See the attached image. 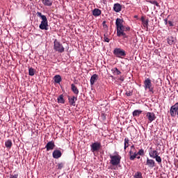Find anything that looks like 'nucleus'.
<instances>
[{"label":"nucleus","mask_w":178,"mask_h":178,"mask_svg":"<svg viewBox=\"0 0 178 178\" xmlns=\"http://www.w3.org/2000/svg\"><path fill=\"white\" fill-rule=\"evenodd\" d=\"M103 1H105V0H103Z\"/></svg>","instance_id":"09e8293b"},{"label":"nucleus","mask_w":178,"mask_h":178,"mask_svg":"<svg viewBox=\"0 0 178 178\" xmlns=\"http://www.w3.org/2000/svg\"><path fill=\"white\" fill-rule=\"evenodd\" d=\"M144 88L145 91H147V90H149L150 92H152V94H154V87H152V82H151L149 78H147L144 81Z\"/></svg>","instance_id":"20e7f679"},{"label":"nucleus","mask_w":178,"mask_h":178,"mask_svg":"<svg viewBox=\"0 0 178 178\" xmlns=\"http://www.w3.org/2000/svg\"><path fill=\"white\" fill-rule=\"evenodd\" d=\"M164 22H165V24H168V19H164Z\"/></svg>","instance_id":"c03bdc74"},{"label":"nucleus","mask_w":178,"mask_h":178,"mask_svg":"<svg viewBox=\"0 0 178 178\" xmlns=\"http://www.w3.org/2000/svg\"><path fill=\"white\" fill-rule=\"evenodd\" d=\"M41 1L44 6H51L54 3L53 0H41Z\"/></svg>","instance_id":"412c9836"},{"label":"nucleus","mask_w":178,"mask_h":178,"mask_svg":"<svg viewBox=\"0 0 178 178\" xmlns=\"http://www.w3.org/2000/svg\"><path fill=\"white\" fill-rule=\"evenodd\" d=\"M102 145H101V143H94L90 145V149L92 152H97L99 149H101Z\"/></svg>","instance_id":"423d86ee"},{"label":"nucleus","mask_w":178,"mask_h":178,"mask_svg":"<svg viewBox=\"0 0 178 178\" xmlns=\"http://www.w3.org/2000/svg\"><path fill=\"white\" fill-rule=\"evenodd\" d=\"M149 3H152V5H156L157 8H161V6H159V3L156 1H149Z\"/></svg>","instance_id":"2f4dec72"},{"label":"nucleus","mask_w":178,"mask_h":178,"mask_svg":"<svg viewBox=\"0 0 178 178\" xmlns=\"http://www.w3.org/2000/svg\"><path fill=\"white\" fill-rule=\"evenodd\" d=\"M168 24L170 27H173V22L172 21H168Z\"/></svg>","instance_id":"a19ab883"},{"label":"nucleus","mask_w":178,"mask_h":178,"mask_svg":"<svg viewBox=\"0 0 178 178\" xmlns=\"http://www.w3.org/2000/svg\"><path fill=\"white\" fill-rule=\"evenodd\" d=\"M1 15H0V20H1Z\"/></svg>","instance_id":"de8ad7c7"},{"label":"nucleus","mask_w":178,"mask_h":178,"mask_svg":"<svg viewBox=\"0 0 178 178\" xmlns=\"http://www.w3.org/2000/svg\"><path fill=\"white\" fill-rule=\"evenodd\" d=\"M150 149H152L149 152V155L150 156V158H154L156 156H158V151L154 149L152 150V148H150Z\"/></svg>","instance_id":"aec40b11"},{"label":"nucleus","mask_w":178,"mask_h":178,"mask_svg":"<svg viewBox=\"0 0 178 178\" xmlns=\"http://www.w3.org/2000/svg\"><path fill=\"white\" fill-rule=\"evenodd\" d=\"M167 42L169 44V45H173L176 44V38H175L173 36H169L167 38Z\"/></svg>","instance_id":"2eb2a0df"},{"label":"nucleus","mask_w":178,"mask_h":178,"mask_svg":"<svg viewBox=\"0 0 178 178\" xmlns=\"http://www.w3.org/2000/svg\"><path fill=\"white\" fill-rule=\"evenodd\" d=\"M45 148H46L47 151H52V149H54V148H55V142H54L52 140L49 141L46 145Z\"/></svg>","instance_id":"9b49d317"},{"label":"nucleus","mask_w":178,"mask_h":178,"mask_svg":"<svg viewBox=\"0 0 178 178\" xmlns=\"http://www.w3.org/2000/svg\"><path fill=\"white\" fill-rule=\"evenodd\" d=\"M138 155H140V156L144 155V150L143 149H140L138 151V152H136V156H138Z\"/></svg>","instance_id":"f704fd0d"},{"label":"nucleus","mask_w":178,"mask_h":178,"mask_svg":"<svg viewBox=\"0 0 178 178\" xmlns=\"http://www.w3.org/2000/svg\"><path fill=\"white\" fill-rule=\"evenodd\" d=\"M146 118L148 120V123H152L155 119H156V115H155V113L147 112L146 113Z\"/></svg>","instance_id":"1a4fd4ad"},{"label":"nucleus","mask_w":178,"mask_h":178,"mask_svg":"<svg viewBox=\"0 0 178 178\" xmlns=\"http://www.w3.org/2000/svg\"><path fill=\"white\" fill-rule=\"evenodd\" d=\"M136 158H137V159H140L141 158V156H136Z\"/></svg>","instance_id":"49530a36"},{"label":"nucleus","mask_w":178,"mask_h":178,"mask_svg":"<svg viewBox=\"0 0 178 178\" xmlns=\"http://www.w3.org/2000/svg\"><path fill=\"white\" fill-rule=\"evenodd\" d=\"M141 20L143 24V27H145V29H148V22H149V20L145 19H144V17H142Z\"/></svg>","instance_id":"393cba45"},{"label":"nucleus","mask_w":178,"mask_h":178,"mask_svg":"<svg viewBox=\"0 0 178 178\" xmlns=\"http://www.w3.org/2000/svg\"><path fill=\"white\" fill-rule=\"evenodd\" d=\"M98 80V74H94L91 77H90V86H94L95 84V82Z\"/></svg>","instance_id":"dca6fc26"},{"label":"nucleus","mask_w":178,"mask_h":178,"mask_svg":"<svg viewBox=\"0 0 178 178\" xmlns=\"http://www.w3.org/2000/svg\"><path fill=\"white\" fill-rule=\"evenodd\" d=\"M17 177H19V174H14L10 176V178H17Z\"/></svg>","instance_id":"58836bf2"},{"label":"nucleus","mask_w":178,"mask_h":178,"mask_svg":"<svg viewBox=\"0 0 178 178\" xmlns=\"http://www.w3.org/2000/svg\"><path fill=\"white\" fill-rule=\"evenodd\" d=\"M54 49L56 52H59L60 54H63L65 52V47L60 42L58 41V40L55 39L54 42Z\"/></svg>","instance_id":"7ed1b4c3"},{"label":"nucleus","mask_w":178,"mask_h":178,"mask_svg":"<svg viewBox=\"0 0 178 178\" xmlns=\"http://www.w3.org/2000/svg\"><path fill=\"white\" fill-rule=\"evenodd\" d=\"M125 95H127V97H131V95H133V92L127 91Z\"/></svg>","instance_id":"e433bc0d"},{"label":"nucleus","mask_w":178,"mask_h":178,"mask_svg":"<svg viewBox=\"0 0 178 178\" xmlns=\"http://www.w3.org/2000/svg\"><path fill=\"white\" fill-rule=\"evenodd\" d=\"M57 101L58 104H65V99L63 95H60V96H58V97L57 98Z\"/></svg>","instance_id":"bb28decb"},{"label":"nucleus","mask_w":178,"mask_h":178,"mask_svg":"<svg viewBox=\"0 0 178 178\" xmlns=\"http://www.w3.org/2000/svg\"><path fill=\"white\" fill-rule=\"evenodd\" d=\"M129 155L130 161H134L137 158V150H130Z\"/></svg>","instance_id":"f8f14e48"},{"label":"nucleus","mask_w":178,"mask_h":178,"mask_svg":"<svg viewBox=\"0 0 178 178\" xmlns=\"http://www.w3.org/2000/svg\"><path fill=\"white\" fill-rule=\"evenodd\" d=\"M123 19H120V18H117L116 21H115V26H116V29L123 26Z\"/></svg>","instance_id":"4be33fe9"},{"label":"nucleus","mask_w":178,"mask_h":178,"mask_svg":"<svg viewBox=\"0 0 178 178\" xmlns=\"http://www.w3.org/2000/svg\"><path fill=\"white\" fill-rule=\"evenodd\" d=\"M5 145L6 148H8V149H10L12 148V145H13V143H12V140H8L5 142Z\"/></svg>","instance_id":"5701e85b"},{"label":"nucleus","mask_w":178,"mask_h":178,"mask_svg":"<svg viewBox=\"0 0 178 178\" xmlns=\"http://www.w3.org/2000/svg\"><path fill=\"white\" fill-rule=\"evenodd\" d=\"M52 156H53V158H54V159H59V158L62 156V152L58 149L54 150L52 153Z\"/></svg>","instance_id":"4468645a"},{"label":"nucleus","mask_w":178,"mask_h":178,"mask_svg":"<svg viewBox=\"0 0 178 178\" xmlns=\"http://www.w3.org/2000/svg\"><path fill=\"white\" fill-rule=\"evenodd\" d=\"M129 139L127 138H124V149H126L127 148H129Z\"/></svg>","instance_id":"c756f323"},{"label":"nucleus","mask_w":178,"mask_h":178,"mask_svg":"<svg viewBox=\"0 0 178 178\" xmlns=\"http://www.w3.org/2000/svg\"><path fill=\"white\" fill-rule=\"evenodd\" d=\"M29 76H34V74H35V71L33 70V67L29 69Z\"/></svg>","instance_id":"7c9ffc66"},{"label":"nucleus","mask_w":178,"mask_h":178,"mask_svg":"<svg viewBox=\"0 0 178 178\" xmlns=\"http://www.w3.org/2000/svg\"><path fill=\"white\" fill-rule=\"evenodd\" d=\"M119 80H120V81H124V77L123 76H120V77L119 78Z\"/></svg>","instance_id":"79ce46f5"},{"label":"nucleus","mask_w":178,"mask_h":178,"mask_svg":"<svg viewBox=\"0 0 178 178\" xmlns=\"http://www.w3.org/2000/svg\"><path fill=\"white\" fill-rule=\"evenodd\" d=\"M153 159H155L159 165H161V163H162V158H161V156H159V155H157Z\"/></svg>","instance_id":"c85d7f7f"},{"label":"nucleus","mask_w":178,"mask_h":178,"mask_svg":"<svg viewBox=\"0 0 178 178\" xmlns=\"http://www.w3.org/2000/svg\"><path fill=\"white\" fill-rule=\"evenodd\" d=\"M134 178H143V172H141L140 171H137L134 175Z\"/></svg>","instance_id":"cd10ccee"},{"label":"nucleus","mask_w":178,"mask_h":178,"mask_svg":"<svg viewBox=\"0 0 178 178\" xmlns=\"http://www.w3.org/2000/svg\"><path fill=\"white\" fill-rule=\"evenodd\" d=\"M102 118H103L104 120L106 119V117L105 116L104 114H102Z\"/></svg>","instance_id":"a18cd8bd"},{"label":"nucleus","mask_w":178,"mask_h":178,"mask_svg":"<svg viewBox=\"0 0 178 178\" xmlns=\"http://www.w3.org/2000/svg\"><path fill=\"white\" fill-rule=\"evenodd\" d=\"M146 165L150 169H154V168H155V166L156 165V163H155V161L154 159H149L147 158L146 161Z\"/></svg>","instance_id":"9d476101"},{"label":"nucleus","mask_w":178,"mask_h":178,"mask_svg":"<svg viewBox=\"0 0 178 178\" xmlns=\"http://www.w3.org/2000/svg\"><path fill=\"white\" fill-rule=\"evenodd\" d=\"M113 10L114 12L119 13L122 10V5L119 3H116L113 6Z\"/></svg>","instance_id":"f3484780"},{"label":"nucleus","mask_w":178,"mask_h":178,"mask_svg":"<svg viewBox=\"0 0 178 178\" xmlns=\"http://www.w3.org/2000/svg\"><path fill=\"white\" fill-rule=\"evenodd\" d=\"M118 37H123V38H128V35L122 32V33H120L118 35H117Z\"/></svg>","instance_id":"72a5a7b5"},{"label":"nucleus","mask_w":178,"mask_h":178,"mask_svg":"<svg viewBox=\"0 0 178 178\" xmlns=\"http://www.w3.org/2000/svg\"><path fill=\"white\" fill-rule=\"evenodd\" d=\"M64 166H65V163H58V165H57V169L60 170L61 169H63V168Z\"/></svg>","instance_id":"473e14b6"},{"label":"nucleus","mask_w":178,"mask_h":178,"mask_svg":"<svg viewBox=\"0 0 178 178\" xmlns=\"http://www.w3.org/2000/svg\"><path fill=\"white\" fill-rule=\"evenodd\" d=\"M105 23H106L105 21L103 22V26L104 27H108V26L106 24H105Z\"/></svg>","instance_id":"37998d69"},{"label":"nucleus","mask_w":178,"mask_h":178,"mask_svg":"<svg viewBox=\"0 0 178 178\" xmlns=\"http://www.w3.org/2000/svg\"><path fill=\"white\" fill-rule=\"evenodd\" d=\"M124 31H130V26L122 25L117 28V35L124 33Z\"/></svg>","instance_id":"6e6552de"},{"label":"nucleus","mask_w":178,"mask_h":178,"mask_svg":"<svg viewBox=\"0 0 178 178\" xmlns=\"http://www.w3.org/2000/svg\"><path fill=\"white\" fill-rule=\"evenodd\" d=\"M54 80L55 83H57L58 84H59V83L62 81V77L60 76V75H56L54 77Z\"/></svg>","instance_id":"a878e982"},{"label":"nucleus","mask_w":178,"mask_h":178,"mask_svg":"<svg viewBox=\"0 0 178 178\" xmlns=\"http://www.w3.org/2000/svg\"><path fill=\"white\" fill-rule=\"evenodd\" d=\"M114 154H115V155H110V163L113 166H118V165H120L122 156L119 154V153H118V152H115Z\"/></svg>","instance_id":"f03ea898"},{"label":"nucleus","mask_w":178,"mask_h":178,"mask_svg":"<svg viewBox=\"0 0 178 178\" xmlns=\"http://www.w3.org/2000/svg\"><path fill=\"white\" fill-rule=\"evenodd\" d=\"M68 101L70 105L72 106H76V101H77V97L72 96V97H68Z\"/></svg>","instance_id":"ddd939ff"},{"label":"nucleus","mask_w":178,"mask_h":178,"mask_svg":"<svg viewBox=\"0 0 178 178\" xmlns=\"http://www.w3.org/2000/svg\"><path fill=\"white\" fill-rule=\"evenodd\" d=\"M113 54L116 56V58H122L126 56V51L120 48L114 49Z\"/></svg>","instance_id":"39448f33"},{"label":"nucleus","mask_w":178,"mask_h":178,"mask_svg":"<svg viewBox=\"0 0 178 178\" xmlns=\"http://www.w3.org/2000/svg\"><path fill=\"white\" fill-rule=\"evenodd\" d=\"M101 13H102V11L99 8H95L92 10V15L95 16V17H98V16H101Z\"/></svg>","instance_id":"a211bd4d"},{"label":"nucleus","mask_w":178,"mask_h":178,"mask_svg":"<svg viewBox=\"0 0 178 178\" xmlns=\"http://www.w3.org/2000/svg\"><path fill=\"white\" fill-rule=\"evenodd\" d=\"M114 73H116V74L119 75V74H121V72L118 69V67H115L114 68Z\"/></svg>","instance_id":"c9c22d12"},{"label":"nucleus","mask_w":178,"mask_h":178,"mask_svg":"<svg viewBox=\"0 0 178 178\" xmlns=\"http://www.w3.org/2000/svg\"><path fill=\"white\" fill-rule=\"evenodd\" d=\"M170 112L172 118H175V116H176L178 112V102L170 107Z\"/></svg>","instance_id":"0eeeda50"},{"label":"nucleus","mask_w":178,"mask_h":178,"mask_svg":"<svg viewBox=\"0 0 178 178\" xmlns=\"http://www.w3.org/2000/svg\"><path fill=\"white\" fill-rule=\"evenodd\" d=\"M37 16L38 17H40L42 21L40 22V24L39 26V28L40 29V30H48V19L47 18V16L42 15V13L38 12L37 13Z\"/></svg>","instance_id":"f257e3e1"},{"label":"nucleus","mask_w":178,"mask_h":178,"mask_svg":"<svg viewBox=\"0 0 178 178\" xmlns=\"http://www.w3.org/2000/svg\"><path fill=\"white\" fill-rule=\"evenodd\" d=\"M104 40L105 42H109V41H110L109 38H108V37H106V35H105V34L104 35Z\"/></svg>","instance_id":"4c0bfd02"},{"label":"nucleus","mask_w":178,"mask_h":178,"mask_svg":"<svg viewBox=\"0 0 178 178\" xmlns=\"http://www.w3.org/2000/svg\"><path fill=\"white\" fill-rule=\"evenodd\" d=\"M130 150L137 151V149H136V147H134V145H132L131 146Z\"/></svg>","instance_id":"ea45409f"},{"label":"nucleus","mask_w":178,"mask_h":178,"mask_svg":"<svg viewBox=\"0 0 178 178\" xmlns=\"http://www.w3.org/2000/svg\"><path fill=\"white\" fill-rule=\"evenodd\" d=\"M141 113H143V111H141V110H135L132 113V115H133L134 118H136V117L140 116V115Z\"/></svg>","instance_id":"b1692460"},{"label":"nucleus","mask_w":178,"mask_h":178,"mask_svg":"<svg viewBox=\"0 0 178 178\" xmlns=\"http://www.w3.org/2000/svg\"><path fill=\"white\" fill-rule=\"evenodd\" d=\"M71 90L72 92L75 94V95H79V88H77V86H74V83L71 84Z\"/></svg>","instance_id":"6ab92c4d"}]
</instances>
